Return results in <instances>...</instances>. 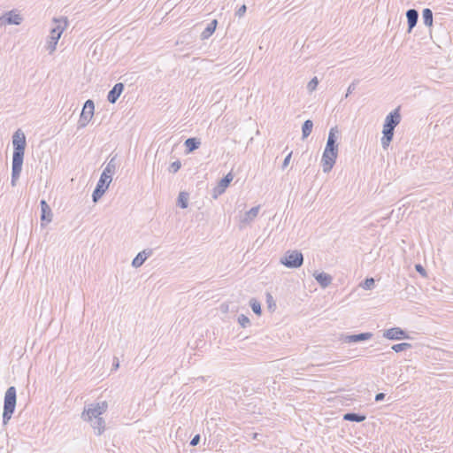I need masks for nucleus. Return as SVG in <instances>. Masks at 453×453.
Wrapping results in <instances>:
<instances>
[{"mask_svg":"<svg viewBox=\"0 0 453 453\" xmlns=\"http://www.w3.org/2000/svg\"><path fill=\"white\" fill-rule=\"evenodd\" d=\"M366 419V416L361 413L348 412L343 415V420L351 422H363Z\"/></svg>","mask_w":453,"mask_h":453,"instance_id":"obj_19","label":"nucleus"},{"mask_svg":"<svg viewBox=\"0 0 453 453\" xmlns=\"http://www.w3.org/2000/svg\"><path fill=\"white\" fill-rule=\"evenodd\" d=\"M153 253V250L151 249L143 250L142 251L139 252L136 257L132 261V265L134 268L140 267L148 257H150Z\"/></svg>","mask_w":453,"mask_h":453,"instance_id":"obj_13","label":"nucleus"},{"mask_svg":"<svg viewBox=\"0 0 453 453\" xmlns=\"http://www.w3.org/2000/svg\"><path fill=\"white\" fill-rule=\"evenodd\" d=\"M12 145H13V154H12V186H15L17 180L20 176V173L22 171V165L26 149V136L24 133L18 129L12 135Z\"/></svg>","mask_w":453,"mask_h":453,"instance_id":"obj_1","label":"nucleus"},{"mask_svg":"<svg viewBox=\"0 0 453 453\" xmlns=\"http://www.w3.org/2000/svg\"><path fill=\"white\" fill-rule=\"evenodd\" d=\"M217 25H218L217 19L211 20V23H209L207 25V27H205V29L202 32V34H201L202 40L208 39L210 36H211V35L215 32Z\"/></svg>","mask_w":453,"mask_h":453,"instance_id":"obj_20","label":"nucleus"},{"mask_svg":"<svg viewBox=\"0 0 453 453\" xmlns=\"http://www.w3.org/2000/svg\"><path fill=\"white\" fill-rule=\"evenodd\" d=\"M313 276L322 288L328 287L332 282V277L328 273L315 272Z\"/></svg>","mask_w":453,"mask_h":453,"instance_id":"obj_17","label":"nucleus"},{"mask_svg":"<svg viewBox=\"0 0 453 453\" xmlns=\"http://www.w3.org/2000/svg\"><path fill=\"white\" fill-rule=\"evenodd\" d=\"M185 146L188 152H192L199 148L201 142L198 138L191 137L185 141Z\"/></svg>","mask_w":453,"mask_h":453,"instance_id":"obj_22","label":"nucleus"},{"mask_svg":"<svg viewBox=\"0 0 453 453\" xmlns=\"http://www.w3.org/2000/svg\"><path fill=\"white\" fill-rule=\"evenodd\" d=\"M95 104L91 99H88L85 102L79 121H78V128L85 127L88 122L91 120L94 115Z\"/></svg>","mask_w":453,"mask_h":453,"instance_id":"obj_7","label":"nucleus"},{"mask_svg":"<svg viewBox=\"0 0 453 453\" xmlns=\"http://www.w3.org/2000/svg\"><path fill=\"white\" fill-rule=\"evenodd\" d=\"M111 182V179L108 180L104 174H101L96 187L92 194V200L94 203H96L104 196Z\"/></svg>","mask_w":453,"mask_h":453,"instance_id":"obj_8","label":"nucleus"},{"mask_svg":"<svg viewBox=\"0 0 453 453\" xmlns=\"http://www.w3.org/2000/svg\"><path fill=\"white\" fill-rule=\"evenodd\" d=\"M2 25H3V21H2V20H0V27H1Z\"/></svg>","mask_w":453,"mask_h":453,"instance_id":"obj_47","label":"nucleus"},{"mask_svg":"<svg viewBox=\"0 0 453 453\" xmlns=\"http://www.w3.org/2000/svg\"><path fill=\"white\" fill-rule=\"evenodd\" d=\"M233 178H234V176H233L232 173H228L225 177H223L219 180V184L221 187H224L225 188H226L229 186V184L231 183V181L233 180Z\"/></svg>","mask_w":453,"mask_h":453,"instance_id":"obj_30","label":"nucleus"},{"mask_svg":"<svg viewBox=\"0 0 453 453\" xmlns=\"http://www.w3.org/2000/svg\"><path fill=\"white\" fill-rule=\"evenodd\" d=\"M200 439H201L200 434H196V435L192 438V440H191V441H190V445H191V446H196V445L200 442Z\"/></svg>","mask_w":453,"mask_h":453,"instance_id":"obj_39","label":"nucleus"},{"mask_svg":"<svg viewBox=\"0 0 453 453\" xmlns=\"http://www.w3.org/2000/svg\"><path fill=\"white\" fill-rule=\"evenodd\" d=\"M246 10H247L246 5H245V4L242 5V6L237 10V12H236V13H235V14H236V16H238V17H242V16H243V15H244V13L246 12Z\"/></svg>","mask_w":453,"mask_h":453,"instance_id":"obj_38","label":"nucleus"},{"mask_svg":"<svg viewBox=\"0 0 453 453\" xmlns=\"http://www.w3.org/2000/svg\"><path fill=\"white\" fill-rule=\"evenodd\" d=\"M116 165L114 164V158H111L110 162L107 164L106 167L103 171L102 174L106 176V179L112 180L111 175L115 173Z\"/></svg>","mask_w":453,"mask_h":453,"instance_id":"obj_26","label":"nucleus"},{"mask_svg":"<svg viewBox=\"0 0 453 453\" xmlns=\"http://www.w3.org/2000/svg\"><path fill=\"white\" fill-rule=\"evenodd\" d=\"M124 90V84L121 82L116 83L113 88L109 91L107 95V100L111 104H114L117 102L120 95Z\"/></svg>","mask_w":453,"mask_h":453,"instance_id":"obj_12","label":"nucleus"},{"mask_svg":"<svg viewBox=\"0 0 453 453\" xmlns=\"http://www.w3.org/2000/svg\"><path fill=\"white\" fill-rule=\"evenodd\" d=\"M394 128L384 127L382 130L383 136L381 138V145L383 149H387L394 137Z\"/></svg>","mask_w":453,"mask_h":453,"instance_id":"obj_18","label":"nucleus"},{"mask_svg":"<svg viewBox=\"0 0 453 453\" xmlns=\"http://www.w3.org/2000/svg\"><path fill=\"white\" fill-rule=\"evenodd\" d=\"M318 84H319V81H318L317 77H314L307 84V89L310 92H312V91H314L316 89Z\"/></svg>","mask_w":453,"mask_h":453,"instance_id":"obj_33","label":"nucleus"},{"mask_svg":"<svg viewBox=\"0 0 453 453\" xmlns=\"http://www.w3.org/2000/svg\"><path fill=\"white\" fill-rule=\"evenodd\" d=\"M93 429L96 431L97 435H101L105 429V421L103 418H97L93 419L91 422Z\"/></svg>","mask_w":453,"mask_h":453,"instance_id":"obj_21","label":"nucleus"},{"mask_svg":"<svg viewBox=\"0 0 453 453\" xmlns=\"http://www.w3.org/2000/svg\"><path fill=\"white\" fill-rule=\"evenodd\" d=\"M250 305L255 314L261 315V304L257 299L251 298L250 301Z\"/></svg>","mask_w":453,"mask_h":453,"instance_id":"obj_28","label":"nucleus"},{"mask_svg":"<svg viewBox=\"0 0 453 453\" xmlns=\"http://www.w3.org/2000/svg\"><path fill=\"white\" fill-rule=\"evenodd\" d=\"M383 337L392 340V341H399L402 339H409L410 336L408 334L400 327H392L383 332Z\"/></svg>","mask_w":453,"mask_h":453,"instance_id":"obj_9","label":"nucleus"},{"mask_svg":"<svg viewBox=\"0 0 453 453\" xmlns=\"http://www.w3.org/2000/svg\"><path fill=\"white\" fill-rule=\"evenodd\" d=\"M225 191H226V188L224 187H221L219 184H218V186L213 188V194H212L213 198L216 199L219 196L222 195Z\"/></svg>","mask_w":453,"mask_h":453,"instance_id":"obj_36","label":"nucleus"},{"mask_svg":"<svg viewBox=\"0 0 453 453\" xmlns=\"http://www.w3.org/2000/svg\"><path fill=\"white\" fill-rule=\"evenodd\" d=\"M422 19L424 24L431 27L433 26V12L429 8H425L422 12Z\"/></svg>","mask_w":453,"mask_h":453,"instance_id":"obj_24","label":"nucleus"},{"mask_svg":"<svg viewBox=\"0 0 453 453\" xmlns=\"http://www.w3.org/2000/svg\"><path fill=\"white\" fill-rule=\"evenodd\" d=\"M400 121H401L400 110H399V108H396L393 111H391L388 115H387L383 127L395 129V127L400 123Z\"/></svg>","mask_w":453,"mask_h":453,"instance_id":"obj_10","label":"nucleus"},{"mask_svg":"<svg viewBox=\"0 0 453 453\" xmlns=\"http://www.w3.org/2000/svg\"><path fill=\"white\" fill-rule=\"evenodd\" d=\"M372 333H361V334H349V335L344 336L343 342H347V343L357 342L369 340L372 338Z\"/></svg>","mask_w":453,"mask_h":453,"instance_id":"obj_14","label":"nucleus"},{"mask_svg":"<svg viewBox=\"0 0 453 453\" xmlns=\"http://www.w3.org/2000/svg\"><path fill=\"white\" fill-rule=\"evenodd\" d=\"M225 191H226V188L224 187H221L219 184H218V186L213 188V194H212L213 198L216 199L219 196L222 195Z\"/></svg>","mask_w":453,"mask_h":453,"instance_id":"obj_35","label":"nucleus"},{"mask_svg":"<svg viewBox=\"0 0 453 453\" xmlns=\"http://www.w3.org/2000/svg\"><path fill=\"white\" fill-rule=\"evenodd\" d=\"M188 198H189L188 193L180 192L178 200H177L178 206H180L182 209H186L188 205Z\"/></svg>","mask_w":453,"mask_h":453,"instance_id":"obj_27","label":"nucleus"},{"mask_svg":"<svg viewBox=\"0 0 453 453\" xmlns=\"http://www.w3.org/2000/svg\"><path fill=\"white\" fill-rule=\"evenodd\" d=\"M257 436H258V434L255 433V434H253V439H257Z\"/></svg>","mask_w":453,"mask_h":453,"instance_id":"obj_46","label":"nucleus"},{"mask_svg":"<svg viewBox=\"0 0 453 453\" xmlns=\"http://www.w3.org/2000/svg\"><path fill=\"white\" fill-rule=\"evenodd\" d=\"M17 403V391L16 388L12 386L7 388L4 394V411H3V423L6 425L12 418L14 413Z\"/></svg>","mask_w":453,"mask_h":453,"instance_id":"obj_4","label":"nucleus"},{"mask_svg":"<svg viewBox=\"0 0 453 453\" xmlns=\"http://www.w3.org/2000/svg\"><path fill=\"white\" fill-rule=\"evenodd\" d=\"M406 18H407V23H408V33H411V30L414 28V27L418 23V12L415 9H409L406 12Z\"/></svg>","mask_w":453,"mask_h":453,"instance_id":"obj_15","label":"nucleus"},{"mask_svg":"<svg viewBox=\"0 0 453 453\" xmlns=\"http://www.w3.org/2000/svg\"><path fill=\"white\" fill-rule=\"evenodd\" d=\"M415 269L417 272H418L421 275L426 276V270L420 264H417L415 265Z\"/></svg>","mask_w":453,"mask_h":453,"instance_id":"obj_42","label":"nucleus"},{"mask_svg":"<svg viewBox=\"0 0 453 453\" xmlns=\"http://www.w3.org/2000/svg\"><path fill=\"white\" fill-rule=\"evenodd\" d=\"M336 133H338V129L337 127H334L330 129L328 134L326 148L321 158V165L324 173H329L332 170L338 156Z\"/></svg>","mask_w":453,"mask_h":453,"instance_id":"obj_2","label":"nucleus"},{"mask_svg":"<svg viewBox=\"0 0 453 453\" xmlns=\"http://www.w3.org/2000/svg\"><path fill=\"white\" fill-rule=\"evenodd\" d=\"M384 398H385V394L384 393H378L375 395V401L376 402L382 401Z\"/></svg>","mask_w":453,"mask_h":453,"instance_id":"obj_44","label":"nucleus"},{"mask_svg":"<svg viewBox=\"0 0 453 453\" xmlns=\"http://www.w3.org/2000/svg\"><path fill=\"white\" fill-rule=\"evenodd\" d=\"M259 210H260L259 205L252 207L250 211H248L245 213V216L242 219V223H250V221H252L255 218H257V216L259 212Z\"/></svg>","mask_w":453,"mask_h":453,"instance_id":"obj_23","label":"nucleus"},{"mask_svg":"<svg viewBox=\"0 0 453 453\" xmlns=\"http://www.w3.org/2000/svg\"><path fill=\"white\" fill-rule=\"evenodd\" d=\"M411 348V343H408V342H402V343H397V344H395L391 347V349L395 351V352H401V351H404L406 349H409Z\"/></svg>","mask_w":453,"mask_h":453,"instance_id":"obj_29","label":"nucleus"},{"mask_svg":"<svg viewBox=\"0 0 453 453\" xmlns=\"http://www.w3.org/2000/svg\"><path fill=\"white\" fill-rule=\"evenodd\" d=\"M374 279L373 278H367L365 281L361 283V287L364 289H372L374 287Z\"/></svg>","mask_w":453,"mask_h":453,"instance_id":"obj_31","label":"nucleus"},{"mask_svg":"<svg viewBox=\"0 0 453 453\" xmlns=\"http://www.w3.org/2000/svg\"><path fill=\"white\" fill-rule=\"evenodd\" d=\"M181 167V163L179 160L173 162L169 166V171L173 173H177Z\"/></svg>","mask_w":453,"mask_h":453,"instance_id":"obj_34","label":"nucleus"},{"mask_svg":"<svg viewBox=\"0 0 453 453\" xmlns=\"http://www.w3.org/2000/svg\"><path fill=\"white\" fill-rule=\"evenodd\" d=\"M53 21L57 25L50 30V35L49 36V40L47 42V46H46L50 54H52L56 50V46L58 44V42L68 24L67 18H60V19L55 18V19H53Z\"/></svg>","mask_w":453,"mask_h":453,"instance_id":"obj_3","label":"nucleus"},{"mask_svg":"<svg viewBox=\"0 0 453 453\" xmlns=\"http://www.w3.org/2000/svg\"><path fill=\"white\" fill-rule=\"evenodd\" d=\"M313 127V122L311 119H307L302 126V139H306L311 133Z\"/></svg>","mask_w":453,"mask_h":453,"instance_id":"obj_25","label":"nucleus"},{"mask_svg":"<svg viewBox=\"0 0 453 453\" xmlns=\"http://www.w3.org/2000/svg\"><path fill=\"white\" fill-rule=\"evenodd\" d=\"M291 156H292V152H289L288 155L285 157L283 163H282V168H286L289 162H290V158H291Z\"/></svg>","mask_w":453,"mask_h":453,"instance_id":"obj_41","label":"nucleus"},{"mask_svg":"<svg viewBox=\"0 0 453 453\" xmlns=\"http://www.w3.org/2000/svg\"><path fill=\"white\" fill-rule=\"evenodd\" d=\"M238 323L242 326V327H247L250 325V320L247 316L241 314L238 317Z\"/></svg>","mask_w":453,"mask_h":453,"instance_id":"obj_32","label":"nucleus"},{"mask_svg":"<svg viewBox=\"0 0 453 453\" xmlns=\"http://www.w3.org/2000/svg\"><path fill=\"white\" fill-rule=\"evenodd\" d=\"M119 359L117 357H114V360H113V364H112V366H113V370H117L119 368Z\"/></svg>","mask_w":453,"mask_h":453,"instance_id":"obj_45","label":"nucleus"},{"mask_svg":"<svg viewBox=\"0 0 453 453\" xmlns=\"http://www.w3.org/2000/svg\"><path fill=\"white\" fill-rule=\"evenodd\" d=\"M0 20L9 25H19L21 24L23 18L19 13H17L14 10L6 12L4 15L0 17Z\"/></svg>","mask_w":453,"mask_h":453,"instance_id":"obj_11","label":"nucleus"},{"mask_svg":"<svg viewBox=\"0 0 453 453\" xmlns=\"http://www.w3.org/2000/svg\"><path fill=\"white\" fill-rule=\"evenodd\" d=\"M280 262L288 268H299L303 264V256L298 250H288Z\"/></svg>","mask_w":453,"mask_h":453,"instance_id":"obj_6","label":"nucleus"},{"mask_svg":"<svg viewBox=\"0 0 453 453\" xmlns=\"http://www.w3.org/2000/svg\"><path fill=\"white\" fill-rule=\"evenodd\" d=\"M107 408L108 403L106 401L91 403L82 411L81 418L84 421L92 422L93 419L100 418V416L107 411Z\"/></svg>","mask_w":453,"mask_h":453,"instance_id":"obj_5","label":"nucleus"},{"mask_svg":"<svg viewBox=\"0 0 453 453\" xmlns=\"http://www.w3.org/2000/svg\"><path fill=\"white\" fill-rule=\"evenodd\" d=\"M356 89V83L355 82H352L349 88H348V90H347V94H346V97H348V96L352 93L354 90Z\"/></svg>","mask_w":453,"mask_h":453,"instance_id":"obj_43","label":"nucleus"},{"mask_svg":"<svg viewBox=\"0 0 453 453\" xmlns=\"http://www.w3.org/2000/svg\"><path fill=\"white\" fill-rule=\"evenodd\" d=\"M267 303L270 309L275 308L276 304L273 300V296L270 294H267Z\"/></svg>","mask_w":453,"mask_h":453,"instance_id":"obj_40","label":"nucleus"},{"mask_svg":"<svg viewBox=\"0 0 453 453\" xmlns=\"http://www.w3.org/2000/svg\"><path fill=\"white\" fill-rule=\"evenodd\" d=\"M225 191H226V188L224 187H221L219 184H218V186L213 188V194H212L213 198L216 199L219 196L222 195Z\"/></svg>","mask_w":453,"mask_h":453,"instance_id":"obj_37","label":"nucleus"},{"mask_svg":"<svg viewBox=\"0 0 453 453\" xmlns=\"http://www.w3.org/2000/svg\"><path fill=\"white\" fill-rule=\"evenodd\" d=\"M41 220L46 221L47 223L52 220V211L50 205L47 203L45 200H41Z\"/></svg>","mask_w":453,"mask_h":453,"instance_id":"obj_16","label":"nucleus"}]
</instances>
